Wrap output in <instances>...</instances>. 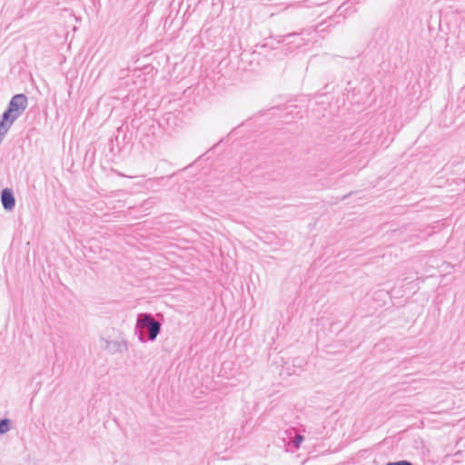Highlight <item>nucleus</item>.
Masks as SVG:
<instances>
[{
	"mask_svg": "<svg viewBox=\"0 0 465 465\" xmlns=\"http://www.w3.org/2000/svg\"><path fill=\"white\" fill-rule=\"evenodd\" d=\"M27 105V97L24 94H18L11 98L8 108L4 113L17 120L24 114Z\"/></svg>",
	"mask_w": 465,
	"mask_h": 465,
	"instance_id": "obj_1",
	"label": "nucleus"
},
{
	"mask_svg": "<svg viewBox=\"0 0 465 465\" xmlns=\"http://www.w3.org/2000/svg\"><path fill=\"white\" fill-rule=\"evenodd\" d=\"M137 325L141 328L148 329V339L150 341L155 340L161 330L160 322L155 321L152 315L146 313L139 314Z\"/></svg>",
	"mask_w": 465,
	"mask_h": 465,
	"instance_id": "obj_2",
	"label": "nucleus"
},
{
	"mask_svg": "<svg viewBox=\"0 0 465 465\" xmlns=\"http://www.w3.org/2000/svg\"><path fill=\"white\" fill-rule=\"evenodd\" d=\"M104 349L112 353H123L127 351L128 344L124 340L105 341Z\"/></svg>",
	"mask_w": 465,
	"mask_h": 465,
	"instance_id": "obj_3",
	"label": "nucleus"
},
{
	"mask_svg": "<svg viewBox=\"0 0 465 465\" xmlns=\"http://www.w3.org/2000/svg\"><path fill=\"white\" fill-rule=\"evenodd\" d=\"M15 121L16 120L5 113H3V114L0 116V143Z\"/></svg>",
	"mask_w": 465,
	"mask_h": 465,
	"instance_id": "obj_4",
	"label": "nucleus"
},
{
	"mask_svg": "<svg viewBox=\"0 0 465 465\" xmlns=\"http://www.w3.org/2000/svg\"><path fill=\"white\" fill-rule=\"evenodd\" d=\"M1 201L5 210H12L15 207V200L10 189H4L1 193Z\"/></svg>",
	"mask_w": 465,
	"mask_h": 465,
	"instance_id": "obj_5",
	"label": "nucleus"
},
{
	"mask_svg": "<svg viewBox=\"0 0 465 465\" xmlns=\"http://www.w3.org/2000/svg\"><path fill=\"white\" fill-rule=\"evenodd\" d=\"M10 430V421L7 419L0 420V434L6 433Z\"/></svg>",
	"mask_w": 465,
	"mask_h": 465,
	"instance_id": "obj_6",
	"label": "nucleus"
},
{
	"mask_svg": "<svg viewBox=\"0 0 465 465\" xmlns=\"http://www.w3.org/2000/svg\"><path fill=\"white\" fill-rule=\"evenodd\" d=\"M303 440V437L302 436H296L295 439L293 440V444L296 448H298L300 446V444L302 442Z\"/></svg>",
	"mask_w": 465,
	"mask_h": 465,
	"instance_id": "obj_7",
	"label": "nucleus"
}]
</instances>
